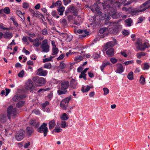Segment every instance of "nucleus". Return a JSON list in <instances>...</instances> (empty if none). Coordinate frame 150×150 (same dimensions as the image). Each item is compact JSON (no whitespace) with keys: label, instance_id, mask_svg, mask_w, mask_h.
Here are the masks:
<instances>
[{"label":"nucleus","instance_id":"f257e3e1","mask_svg":"<svg viewBox=\"0 0 150 150\" xmlns=\"http://www.w3.org/2000/svg\"><path fill=\"white\" fill-rule=\"evenodd\" d=\"M60 85V89L57 91V93L59 95L65 94L67 92V90L69 86V82L68 81L63 80L61 81Z\"/></svg>","mask_w":150,"mask_h":150},{"label":"nucleus","instance_id":"f03ea898","mask_svg":"<svg viewBox=\"0 0 150 150\" xmlns=\"http://www.w3.org/2000/svg\"><path fill=\"white\" fill-rule=\"evenodd\" d=\"M122 12L118 13L116 9L112 8L111 9L110 13L109 12L108 16H107L106 14H105L104 18L106 19V20L108 21L110 18V17L111 16L113 18H119L122 16Z\"/></svg>","mask_w":150,"mask_h":150},{"label":"nucleus","instance_id":"7ed1b4c3","mask_svg":"<svg viewBox=\"0 0 150 150\" xmlns=\"http://www.w3.org/2000/svg\"><path fill=\"white\" fill-rule=\"evenodd\" d=\"M110 23H113L114 25L112 28H109V31L110 33L115 35L120 31L122 27L121 25L118 24V22H110Z\"/></svg>","mask_w":150,"mask_h":150},{"label":"nucleus","instance_id":"20e7f679","mask_svg":"<svg viewBox=\"0 0 150 150\" xmlns=\"http://www.w3.org/2000/svg\"><path fill=\"white\" fill-rule=\"evenodd\" d=\"M7 112V117L9 120L10 119L11 117L14 118L17 115L16 109L12 106H10L8 108Z\"/></svg>","mask_w":150,"mask_h":150},{"label":"nucleus","instance_id":"39448f33","mask_svg":"<svg viewBox=\"0 0 150 150\" xmlns=\"http://www.w3.org/2000/svg\"><path fill=\"white\" fill-rule=\"evenodd\" d=\"M47 124L43 123L37 129L38 132L40 133H43L44 137H46L47 135L48 132V128L47 127Z\"/></svg>","mask_w":150,"mask_h":150},{"label":"nucleus","instance_id":"423d86ee","mask_svg":"<svg viewBox=\"0 0 150 150\" xmlns=\"http://www.w3.org/2000/svg\"><path fill=\"white\" fill-rule=\"evenodd\" d=\"M147 4L148 2H145L143 4L142 6H141V8L142 6L144 7V8L142 9H137L135 8L132 9L130 11V13L132 15H134L137 14L139 12L144 11L147 9V8L146 7Z\"/></svg>","mask_w":150,"mask_h":150},{"label":"nucleus","instance_id":"0eeeda50","mask_svg":"<svg viewBox=\"0 0 150 150\" xmlns=\"http://www.w3.org/2000/svg\"><path fill=\"white\" fill-rule=\"evenodd\" d=\"M40 48L42 49V52H49L50 46L48 45V41L46 39L42 41Z\"/></svg>","mask_w":150,"mask_h":150},{"label":"nucleus","instance_id":"6e6552de","mask_svg":"<svg viewBox=\"0 0 150 150\" xmlns=\"http://www.w3.org/2000/svg\"><path fill=\"white\" fill-rule=\"evenodd\" d=\"M137 48L141 51L144 50L146 48H148L150 47L149 44L147 42H145L144 44H142L139 41L137 42Z\"/></svg>","mask_w":150,"mask_h":150},{"label":"nucleus","instance_id":"1a4fd4ad","mask_svg":"<svg viewBox=\"0 0 150 150\" xmlns=\"http://www.w3.org/2000/svg\"><path fill=\"white\" fill-rule=\"evenodd\" d=\"M116 42L117 40L115 39H114L113 41H110L108 42L103 47V50H105L110 47H113L116 45Z\"/></svg>","mask_w":150,"mask_h":150},{"label":"nucleus","instance_id":"9d476101","mask_svg":"<svg viewBox=\"0 0 150 150\" xmlns=\"http://www.w3.org/2000/svg\"><path fill=\"white\" fill-rule=\"evenodd\" d=\"M75 33L77 34V33L81 34L80 35V38H84L86 36V35H88L89 33L86 30H82L79 29L76 30L75 29L74 30Z\"/></svg>","mask_w":150,"mask_h":150},{"label":"nucleus","instance_id":"9b49d317","mask_svg":"<svg viewBox=\"0 0 150 150\" xmlns=\"http://www.w3.org/2000/svg\"><path fill=\"white\" fill-rule=\"evenodd\" d=\"M34 87L33 82L30 79H28L25 85V87L27 90H32Z\"/></svg>","mask_w":150,"mask_h":150},{"label":"nucleus","instance_id":"f8f14e48","mask_svg":"<svg viewBox=\"0 0 150 150\" xmlns=\"http://www.w3.org/2000/svg\"><path fill=\"white\" fill-rule=\"evenodd\" d=\"M47 71L40 68L37 70L36 74L39 76H45L47 75Z\"/></svg>","mask_w":150,"mask_h":150},{"label":"nucleus","instance_id":"ddd939ff","mask_svg":"<svg viewBox=\"0 0 150 150\" xmlns=\"http://www.w3.org/2000/svg\"><path fill=\"white\" fill-rule=\"evenodd\" d=\"M24 134V131L23 129H21L18 134L16 135V139L18 141L21 140L23 138Z\"/></svg>","mask_w":150,"mask_h":150},{"label":"nucleus","instance_id":"4468645a","mask_svg":"<svg viewBox=\"0 0 150 150\" xmlns=\"http://www.w3.org/2000/svg\"><path fill=\"white\" fill-rule=\"evenodd\" d=\"M46 80L45 78L43 77H40L36 81L35 84L37 86H39L45 83Z\"/></svg>","mask_w":150,"mask_h":150},{"label":"nucleus","instance_id":"2eb2a0df","mask_svg":"<svg viewBox=\"0 0 150 150\" xmlns=\"http://www.w3.org/2000/svg\"><path fill=\"white\" fill-rule=\"evenodd\" d=\"M116 66L117 67V69L116 72L117 73L120 74L123 72L124 69L123 65L121 64H117Z\"/></svg>","mask_w":150,"mask_h":150},{"label":"nucleus","instance_id":"dca6fc26","mask_svg":"<svg viewBox=\"0 0 150 150\" xmlns=\"http://www.w3.org/2000/svg\"><path fill=\"white\" fill-rule=\"evenodd\" d=\"M77 82L76 80L72 79L70 81L69 86L71 88L75 89L77 85Z\"/></svg>","mask_w":150,"mask_h":150},{"label":"nucleus","instance_id":"f3484780","mask_svg":"<svg viewBox=\"0 0 150 150\" xmlns=\"http://www.w3.org/2000/svg\"><path fill=\"white\" fill-rule=\"evenodd\" d=\"M25 98V96L20 94H16L15 95L13 98V100L14 101H17L21 100Z\"/></svg>","mask_w":150,"mask_h":150},{"label":"nucleus","instance_id":"a211bd4d","mask_svg":"<svg viewBox=\"0 0 150 150\" xmlns=\"http://www.w3.org/2000/svg\"><path fill=\"white\" fill-rule=\"evenodd\" d=\"M49 129L51 130L53 129L56 125V121L54 120H52L48 123Z\"/></svg>","mask_w":150,"mask_h":150},{"label":"nucleus","instance_id":"6ab92c4d","mask_svg":"<svg viewBox=\"0 0 150 150\" xmlns=\"http://www.w3.org/2000/svg\"><path fill=\"white\" fill-rule=\"evenodd\" d=\"M13 36V34L11 33L8 32H5L3 35V37L5 39H11Z\"/></svg>","mask_w":150,"mask_h":150},{"label":"nucleus","instance_id":"aec40b11","mask_svg":"<svg viewBox=\"0 0 150 150\" xmlns=\"http://www.w3.org/2000/svg\"><path fill=\"white\" fill-rule=\"evenodd\" d=\"M62 5V2L60 1H57L55 3L53 2L50 8H53L55 7H58L61 6Z\"/></svg>","mask_w":150,"mask_h":150},{"label":"nucleus","instance_id":"412c9836","mask_svg":"<svg viewBox=\"0 0 150 150\" xmlns=\"http://www.w3.org/2000/svg\"><path fill=\"white\" fill-rule=\"evenodd\" d=\"M110 63L109 61H105L103 62L100 67L101 71H103L105 67L108 65H110Z\"/></svg>","mask_w":150,"mask_h":150},{"label":"nucleus","instance_id":"4be33fe9","mask_svg":"<svg viewBox=\"0 0 150 150\" xmlns=\"http://www.w3.org/2000/svg\"><path fill=\"white\" fill-rule=\"evenodd\" d=\"M106 54L109 57H112L114 55V50L113 48H110L107 51Z\"/></svg>","mask_w":150,"mask_h":150},{"label":"nucleus","instance_id":"5701e85b","mask_svg":"<svg viewBox=\"0 0 150 150\" xmlns=\"http://www.w3.org/2000/svg\"><path fill=\"white\" fill-rule=\"evenodd\" d=\"M41 42L40 41L38 38H36L34 40L33 45L36 47H38L41 44Z\"/></svg>","mask_w":150,"mask_h":150},{"label":"nucleus","instance_id":"b1692460","mask_svg":"<svg viewBox=\"0 0 150 150\" xmlns=\"http://www.w3.org/2000/svg\"><path fill=\"white\" fill-rule=\"evenodd\" d=\"M16 13L17 15L20 17L22 20L24 21L25 20V17L23 15V14L25 13H23L22 12L19 10L16 11Z\"/></svg>","mask_w":150,"mask_h":150},{"label":"nucleus","instance_id":"393cba45","mask_svg":"<svg viewBox=\"0 0 150 150\" xmlns=\"http://www.w3.org/2000/svg\"><path fill=\"white\" fill-rule=\"evenodd\" d=\"M65 10V8L64 6H62L58 8L57 11L58 13L60 16L63 15L64 12Z\"/></svg>","mask_w":150,"mask_h":150},{"label":"nucleus","instance_id":"a878e982","mask_svg":"<svg viewBox=\"0 0 150 150\" xmlns=\"http://www.w3.org/2000/svg\"><path fill=\"white\" fill-rule=\"evenodd\" d=\"M132 21L130 18H128L125 21L126 25L127 26H130Z\"/></svg>","mask_w":150,"mask_h":150},{"label":"nucleus","instance_id":"bb28decb","mask_svg":"<svg viewBox=\"0 0 150 150\" xmlns=\"http://www.w3.org/2000/svg\"><path fill=\"white\" fill-rule=\"evenodd\" d=\"M108 28H104L101 29L99 31L100 34H103V35L107 33Z\"/></svg>","mask_w":150,"mask_h":150},{"label":"nucleus","instance_id":"cd10ccee","mask_svg":"<svg viewBox=\"0 0 150 150\" xmlns=\"http://www.w3.org/2000/svg\"><path fill=\"white\" fill-rule=\"evenodd\" d=\"M60 105L63 110H66L67 106V104L65 103L64 101H62L60 102Z\"/></svg>","mask_w":150,"mask_h":150},{"label":"nucleus","instance_id":"c85d7f7f","mask_svg":"<svg viewBox=\"0 0 150 150\" xmlns=\"http://www.w3.org/2000/svg\"><path fill=\"white\" fill-rule=\"evenodd\" d=\"M140 83L142 85L146 83L145 79L143 75L141 76L139 79Z\"/></svg>","mask_w":150,"mask_h":150},{"label":"nucleus","instance_id":"c756f323","mask_svg":"<svg viewBox=\"0 0 150 150\" xmlns=\"http://www.w3.org/2000/svg\"><path fill=\"white\" fill-rule=\"evenodd\" d=\"M90 90L89 86H83L81 88V91L84 93L88 92Z\"/></svg>","mask_w":150,"mask_h":150},{"label":"nucleus","instance_id":"7c9ffc66","mask_svg":"<svg viewBox=\"0 0 150 150\" xmlns=\"http://www.w3.org/2000/svg\"><path fill=\"white\" fill-rule=\"evenodd\" d=\"M26 130L27 133L30 135L33 132V128L30 127H28L26 128Z\"/></svg>","mask_w":150,"mask_h":150},{"label":"nucleus","instance_id":"2f4dec72","mask_svg":"<svg viewBox=\"0 0 150 150\" xmlns=\"http://www.w3.org/2000/svg\"><path fill=\"white\" fill-rule=\"evenodd\" d=\"M60 118L62 120H67L68 119L69 117L66 113H64Z\"/></svg>","mask_w":150,"mask_h":150},{"label":"nucleus","instance_id":"473e14b6","mask_svg":"<svg viewBox=\"0 0 150 150\" xmlns=\"http://www.w3.org/2000/svg\"><path fill=\"white\" fill-rule=\"evenodd\" d=\"M60 23L63 27H65L67 25V21L64 19H61L60 20Z\"/></svg>","mask_w":150,"mask_h":150},{"label":"nucleus","instance_id":"72a5a7b5","mask_svg":"<svg viewBox=\"0 0 150 150\" xmlns=\"http://www.w3.org/2000/svg\"><path fill=\"white\" fill-rule=\"evenodd\" d=\"M52 55H55L57 54L59 52V50L56 47L52 48Z\"/></svg>","mask_w":150,"mask_h":150},{"label":"nucleus","instance_id":"f704fd0d","mask_svg":"<svg viewBox=\"0 0 150 150\" xmlns=\"http://www.w3.org/2000/svg\"><path fill=\"white\" fill-rule=\"evenodd\" d=\"M127 77L129 80H132L133 79H134L133 72L132 71H130L128 74Z\"/></svg>","mask_w":150,"mask_h":150},{"label":"nucleus","instance_id":"c9c22d12","mask_svg":"<svg viewBox=\"0 0 150 150\" xmlns=\"http://www.w3.org/2000/svg\"><path fill=\"white\" fill-rule=\"evenodd\" d=\"M25 101L23 100H21L19 101L16 104V107L18 108H20L24 104Z\"/></svg>","mask_w":150,"mask_h":150},{"label":"nucleus","instance_id":"e433bc0d","mask_svg":"<svg viewBox=\"0 0 150 150\" xmlns=\"http://www.w3.org/2000/svg\"><path fill=\"white\" fill-rule=\"evenodd\" d=\"M51 14L54 17L56 18H58L59 17V16L57 15V11L55 10L53 11H52Z\"/></svg>","mask_w":150,"mask_h":150},{"label":"nucleus","instance_id":"4c0bfd02","mask_svg":"<svg viewBox=\"0 0 150 150\" xmlns=\"http://www.w3.org/2000/svg\"><path fill=\"white\" fill-rule=\"evenodd\" d=\"M43 67L45 68L50 69L52 67V65L50 63H47L44 64Z\"/></svg>","mask_w":150,"mask_h":150},{"label":"nucleus","instance_id":"58836bf2","mask_svg":"<svg viewBox=\"0 0 150 150\" xmlns=\"http://www.w3.org/2000/svg\"><path fill=\"white\" fill-rule=\"evenodd\" d=\"M50 102L47 101H46L44 103L41 104L42 108L43 109H45V107L49 104Z\"/></svg>","mask_w":150,"mask_h":150},{"label":"nucleus","instance_id":"ea45409f","mask_svg":"<svg viewBox=\"0 0 150 150\" xmlns=\"http://www.w3.org/2000/svg\"><path fill=\"white\" fill-rule=\"evenodd\" d=\"M68 126L66 122L64 121H62L61 122V127L62 128H65Z\"/></svg>","mask_w":150,"mask_h":150},{"label":"nucleus","instance_id":"a19ab883","mask_svg":"<svg viewBox=\"0 0 150 150\" xmlns=\"http://www.w3.org/2000/svg\"><path fill=\"white\" fill-rule=\"evenodd\" d=\"M146 55V53L144 52H140L137 53V58L140 59L142 56H145Z\"/></svg>","mask_w":150,"mask_h":150},{"label":"nucleus","instance_id":"79ce46f5","mask_svg":"<svg viewBox=\"0 0 150 150\" xmlns=\"http://www.w3.org/2000/svg\"><path fill=\"white\" fill-rule=\"evenodd\" d=\"M3 9V11L5 13L7 14H9L10 11V10L9 7H5Z\"/></svg>","mask_w":150,"mask_h":150},{"label":"nucleus","instance_id":"37998d69","mask_svg":"<svg viewBox=\"0 0 150 150\" xmlns=\"http://www.w3.org/2000/svg\"><path fill=\"white\" fill-rule=\"evenodd\" d=\"M54 57L52 56H51L49 58H45L43 59V62L44 63L47 62L49 61L52 60V59Z\"/></svg>","mask_w":150,"mask_h":150},{"label":"nucleus","instance_id":"c03bdc74","mask_svg":"<svg viewBox=\"0 0 150 150\" xmlns=\"http://www.w3.org/2000/svg\"><path fill=\"white\" fill-rule=\"evenodd\" d=\"M83 59V57L81 56H79L75 57L74 60L77 62H79Z\"/></svg>","mask_w":150,"mask_h":150},{"label":"nucleus","instance_id":"a18cd8bd","mask_svg":"<svg viewBox=\"0 0 150 150\" xmlns=\"http://www.w3.org/2000/svg\"><path fill=\"white\" fill-rule=\"evenodd\" d=\"M0 28L4 30H10V28H6L3 26V24H0Z\"/></svg>","mask_w":150,"mask_h":150},{"label":"nucleus","instance_id":"49530a36","mask_svg":"<svg viewBox=\"0 0 150 150\" xmlns=\"http://www.w3.org/2000/svg\"><path fill=\"white\" fill-rule=\"evenodd\" d=\"M42 34L45 35H47L48 34L47 30L46 28H43L42 30Z\"/></svg>","mask_w":150,"mask_h":150},{"label":"nucleus","instance_id":"de8ad7c7","mask_svg":"<svg viewBox=\"0 0 150 150\" xmlns=\"http://www.w3.org/2000/svg\"><path fill=\"white\" fill-rule=\"evenodd\" d=\"M71 99V96H70L69 97L66 98L62 100V101H64V102L65 103L67 104L69 102Z\"/></svg>","mask_w":150,"mask_h":150},{"label":"nucleus","instance_id":"09e8293b","mask_svg":"<svg viewBox=\"0 0 150 150\" xmlns=\"http://www.w3.org/2000/svg\"><path fill=\"white\" fill-rule=\"evenodd\" d=\"M23 6L24 9H27L29 7V4L28 3L24 2L23 4Z\"/></svg>","mask_w":150,"mask_h":150},{"label":"nucleus","instance_id":"8fccbe9b","mask_svg":"<svg viewBox=\"0 0 150 150\" xmlns=\"http://www.w3.org/2000/svg\"><path fill=\"white\" fill-rule=\"evenodd\" d=\"M150 68V65L148 63H145L144 64L143 69L144 70H147Z\"/></svg>","mask_w":150,"mask_h":150},{"label":"nucleus","instance_id":"3c124183","mask_svg":"<svg viewBox=\"0 0 150 150\" xmlns=\"http://www.w3.org/2000/svg\"><path fill=\"white\" fill-rule=\"evenodd\" d=\"M53 94L52 93H50L47 96V99L48 100L50 101L52 98H53Z\"/></svg>","mask_w":150,"mask_h":150},{"label":"nucleus","instance_id":"603ef678","mask_svg":"<svg viewBox=\"0 0 150 150\" xmlns=\"http://www.w3.org/2000/svg\"><path fill=\"white\" fill-rule=\"evenodd\" d=\"M86 74L81 72V74L79 75V77L80 79L83 78L84 79L86 80Z\"/></svg>","mask_w":150,"mask_h":150},{"label":"nucleus","instance_id":"864d4df0","mask_svg":"<svg viewBox=\"0 0 150 150\" xmlns=\"http://www.w3.org/2000/svg\"><path fill=\"white\" fill-rule=\"evenodd\" d=\"M95 11L99 15L101 14V12L100 11V8L98 6L95 8Z\"/></svg>","mask_w":150,"mask_h":150},{"label":"nucleus","instance_id":"5fc2aeb1","mask_svg":"<svg viewBox=\"0 0 150 150\" xmlns=\"http://www.w3.org/2000/svg\"><path fill=\"white\" fill-rule=\"evenodd\" d=\"M24 74V71L23 70H22L18 74V76L19 77L22 78Z\"/></svg>","mask_w":150,"mask_h":150},{"label":"nucleus","instance_id":"6e6d98bb","mask_svg":"<svg viewBox=\"0 0 150 150\" xmlns=\"http://www.w3.org/2000/svg\"><path fill=\"white\" fill-rule=\"evenodd\" d=\"M103 90L104 92V95H107L109 93V90L107 88H103Z\"/></svg>","mask_w":150,"mask_h":150},{"label":"nucleus","instance_id":"4d7b16f0","mask_svg":"<svg viewBox=\"0 0 150 150\" xmlns=\"http://www.w3.org/2000/svg\"><path fill=\"white\" fill-rule=\"evenodd\" d=\"M62 130V129L60 128H57L56 127L53 130V131L56 133H59Z\"/></svg>","mask_w":150,"mask_h":150},{"label":"nucleus","instance_id":"13d9d810","mask_svg":"<svg viewBox=\"0 0 150 150\" xmlns=\"http://www.w3.org/2000/svg\"><path fill=\"white\" fill-rule=\"evenodd\" d=\"M93 56L94 57V58L95 59L99 57L100 55L96 53H93Z\"/></svg>","mask_w":150,"mask_h":150},{"label":"nucleus","instance_id":"bf43d9fd","mask_svg":"<svg viewBox=\"0 0 150 150\" xmlns=\"http://www.w3.org/2000/svg\"><path fill=\"white\" fill-rule=\"evenodd\" d=\"M110 61L112 63L115 64L117 62L118 60L114 58H112L110 59Z\"/></svg>","mask_w":150,"mask_h":150},{"label":"nucleus","instance_id":"052dcab7","mask_svg":"<svg viewBox=\"0 0 150 150\" xmlns=\"http://www.w3.org/2000/svg\"><path fill=\"white\" fill-rule=\"evenodd\" d=\"M129 31L127 30H124L122 31V34L124 35H127L129 34Z\"/></svg>","mask_w":150,"mask_h":150},{"label":"nucleus","instance_id":"680f3d73","mask_svg":"<svg viewBox=\"0 0 150 150\" xmlns=\"http://www.w3.org/2000/svg\"><path fill=\"white\" fill-rule=\"evenodd\" d=\"M82 22V20H80V21H74V24L79 26L81 25Z\"/></svg>","mask_w":150,"mask_h":150},{"label":"nucleus","instance_id":"e2e57ef3","mask_svg":"<svg viewBox=\"0 0 150 150\" xmlns=\"http://www.w3.org/2000/svg\"><path fill=\"white\" fill-rule=\"evenodd\" d=\"M134 63V61L133 60L128 61L125 62L124 64L126 65H127L130 64H132Z\"/></svg>","mask_w":150,"mask_h":150},{"label":"nucleus","instance_id":"0e129e2a","mask_svg":"<svg viewBox=\"0 0 150 150\" xmlns=\"http://www.w3.org/2000/svg\"><path fill=\"white\" fill-rule=\"evenodd\" d=\"M64 57V54H61L57 58V60H60L62 59Z\"/></svg>","mask_w":150,"mask_h":150},{"label":"nucleus","instance_id":"69168bd1","mask_svg":"<svg viewBox=\"0 0 150 150\" xmlns=\"http://www.w3.org/2000/svg\"><path fill=\"white\" fill-rule=\"evenodd\" d=\"M145 18L143 17H140L138 18V23H142L144 19Z\"/></svg>","mask_w":150,"mask_h":150},{"label":"nucleus","instance_id":"338daca9","mask_svg":"<svg viewBox=\"0 0 150 150\" xmlns=\"http://www.w3.org/2000/svg\"><path fill=\"white\" fill-rule=\"evenodd\" d=\"M125 51H126V50H124L123 51H121L120 52V53L122 56H123L124 57H126L127 56V55L126 54Z\"/></svg>","mask_w":150,"mask_h":150},{"label":"nucleus","instance_id":"774afa93","mask_svg":"<svg viewBox=\"0 0 150 150\" xmlns=\"http://www.w3.org/2000/svg\"><path fill=\"white\" fill-rule=\"evenodd\" d=\"M70 11L73 13V14L75 15L76 16L77 15L78 13L77 11L75 10L73 8L72 9H71V11Z\"/></svg>","mask_w":150,"mask_h":150}]
</instances>
